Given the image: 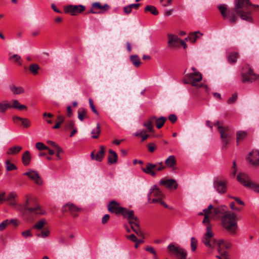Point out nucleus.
I'll return each instance as SVG.
<instances>
[{"instance_id":"nucleus-1","label":"nucleus","mask_w":259,"mask_h":259,"mask_svg":"<svg viewBox=\"0 0 259 259\" xmlns=\"http://www.w3.org/2000/svg\"><path fill=\"white\" fill-rule=\"evenodd\" d=\"M108 209L111 212L116 214H121L126 218L131 227H139L140 222L138 218L135 216L133 210H128L125 208L120 206V204L115 200L110 202L108 205Z\"/></svg>"},{"instance_id":"nucleus-2","label":"nucleus","mask_w":259,"mask_h":259,"mask_svg":"<svg viewBox=\"0 0 259 259\" xmlns=\"http://www.w3.org/2000/svg\"><path fill=\"white\" fill-rule=\"evenodd\" d=\"M252 7L259 8V5H252L249 0H235V11L243 20L252 22Z\"/></svg>"},{"instance_id":"nucleus-3","label":"nucleus","mask_w":259,"mask_h":259,"mask_svg":"<svg viewBox=\"0 0 259 259\" xmlns=\"http://www.w3.org/2000/svg\"><path fill=\"white\" fill-rule=\"evenodd\" d=\"M20 211L24 220L29 224H32L34 222L36 215L45 213V210L39 205L35 207H30L28 198L26 200L23 205L21 206Z\"/></svg>"},{"instance_id":"nucleus-4","label":"nucleus","mask_w":259,"mask_h":259,"mask_svg":"<svg viewBox=\"0 0 259 259\" xmlns=\"http://www.w3.org/2000/svg\"><path fill=\"white\" fill-rule=\"evenodd\" d=\"M227 206L222 205L214 208V214H222L221 221L223 227H237L238 218L230 211L226 210Z\"/></svg>"},{"instance_id":"nucleus-5","label":"nucleus","mask_w":259,"mask_h":259,"mask_svg":"<svg viewBox=\"0 0 259 259\" xmlns=\"http://www.w3.org/2000/svg\"><path fill=\"white\" fill-rule=\"evenodd\" d=\"M10 108L16 109L20 111L27 110V107L24 105L21 104L17 100L13 99L10 102L4 101L0 102V112L4 113Z\"/></svg>"},{"instance_id":"nucleus-6","label":"nucleus","mask_w":259,"mask_h":259,"mask_svg":"<svg viewBox=\"0 0 259 259\" xmlns=\"http://www.w3.org/2000/svg\"><path fill=\"white\" fill-rule=\"evenodd\" d=\"M166 168L162 162L157 163H147L145 167H142V170L146 174L150 175L152 177L156 175V171H160L165 169Z\"/></svg>"},{"instance_id":"nucleus-7","label":"nucleus","mask_w":259,"mask_h":259,"mask_svg":"<svg viewBox=\"0 0 259 259\" xmlns=\"http://www.w3.org/2000/svg\"><path fill=\"white\" fill-rule=\"evenodd\" d=\"M241 76L243 83L252 82L258 77V76L254 73L253 70L248 64H245L242 68Z\"/></svg>"},{"instance_id":"nucleus-8","label":"nucleus","mask_w":259,"mask_h":259,"mask_svg":"<svg viewBox=\"0 0 259 259\" xmlns=\"http://www.w3.org/2000/svg\"><path fill=\"white\" fill-rule=\"evenodd\" d=\"M202 78V75L200 72H192L186 74L183 81L185 84H190L192 86L200 88L203 87V85L202 84L198 85L197 82H200Z\"/></svg>"},{"instance_id":"nucleus-9","label":"nucleus","mask_w":259,"mask_h":259,"mask_svg":"<svg viewBox=\"0 0 259 259\" xmlns=\"http://www.w3.org/2000/svg\"><path fill=\"white\" fill-rule=\"evenodd\" d=\"M237 180L244 186L252 189L259 193V185L251 182L247 175L241 173L237 176Z\"/></svg>"},{"instance_id":"nucleus-10","label":"nucleus","mask_w":259,"mask_h":259,"mask_svg":"<svg viewBox=\"0 0 259 259\" xmlns=\"http://www.w3.org/2000/svg\"><path fill=\"white\" fill-rule=\"evenodd\" d=\"M162 194L156 185H153L148 194V200L149 203H156L162 198Z\"/></svg>"},{"instance_id":"nucleus-11","label":"nucleus","mask_w":259,"mask_h":259,"mask_svg":"<svg viewBox=\"0 0 259 259\" xmlns=\"http://www.w3.org/2000/svg\"><path fill=\"white\" fill-rule=\"evenodd\" d=\"M219 132L221 135L222 148L226 149L232 138V134L230 132V129L229 128L219 127Z\"/></svg>"},{"instance_id":"nucleus-12","label":"nucleus","mask_w":259,"mask_h":259,"mask_svg":"<svg viewBox=\"0 0 259 259\" xmlns=\"http://www.w3.org/2000/svg\"><path fill=\"white\" fill-rule=\"evenodd\" d=\"M214 236V233L212 231L211 228H206V232L204 234L202 241L204 245L210 248L213 249L214 247L217 240L213 239L211 241V239Z\"/></svg>"},{"instance_id":"nucleus-13","label":"nucleus","mask_w":259,"mask_h":259,"mask_svg":"<svg viewBox=\"0 0 259 259\" xmlns=\"http://www.w3.org/2000/svg\"><path fill=\"white\" fill-rule=\"evenodd\" d=\"M167 248L170 252L177 256L178 259H186L187 252L184 249L177 247L172 244H170Z\"/></svg>"},{"instance_id":"nucleus-14","label":"nucleus","mask_w":259,"mask_h":259,"mask_svg":"<svg viewBox=\"0 0 259 259\" xmlns=\"http://www.w3.org/2000/svg\"><path fill=\"white\" fill-rule=\"evenodd\" d=\"M213 208L212 205L210 204L207 208L203 209V212L199 213V215H204V218L202 222L205 226L209 224V218L216 215L214 214V208L213 209Z\"/></svg>"},{"instance_id":"nucleus-15","label":"nucleus","mask_w":259,"mask_h":259,"mask_svg":"<svg viewBox=\"0 0 259 259\" xmlns=\"http://www.w3.org/2000/svg\"><path fill=\"white\" fill-rule=\"evenodd\" d=\"M85 10L82 5H68L66 6V13H70L72 16H76L81 13Z\"/></svg>"},{"instance_id":"nucleus-16","label":"nucleus","mask_w":259,"mask_h":259,"mask_svg":"<svg viewBox=\"0 0 259 259\" xmlns=\"http://www.w3.org/2000/svg\"><path fill=\"white\" fill-rule=\"evenodd\" d=\"M24 175L34 181L36 184L38 185L42 184V180L40 178L37 171L33 170H29L28 172L24 173Z\"/></svg>"},{"instance_id":"nucleus-17","label":"nucleus","mask_w":259,"mask_h":259,"mask_svg":"<svg viewBox=\"0 0 259 259\" xmlns=\"http://www.w3.org/2000/svg\"><path fill=\"white\" fill-rule=\"evenodd\" d=\"M159 184L170 190H175L178 187L177 182L174 179H161L159 182Z\"/></svg>"},{"instance_id":"nucleus-18","label":"nucleus","mask_w":259,"mask_h":259,"mask_svg":"<svg viewBox=\"0 0 259 259\" xmlns=\"http://www.w3.org/2000/svg\"><path fill=\"white\" fill-rule=\"evenodd\" d=\"M248 161L254 166H259V151L253 150L247 157Z\"/></svg>"},{"instance_id":"nucleus-19","label":"nucleus","mask_w":259,"mask_h":259,"mask_svg":"<svg viewBox=\"0 0 259 259\" xmlns=\"http://www.w3.org/2000/svg\"><path fill=\"white\" fill-rule=\"evenodd\" d=\"M167 36L168 38V45L169 47L176 48L180 46L181 39L179 38L178 36L172 34H168Z\"/></svg>"},{"instance_id":"nucleus-20","label":"nucleus","mask_w":259,"mask_h":259,"mask_svg":"<svg viewBox=\"0 0 259 259\" xmlns=\"http://www.w3.org/2000/svg\"><path fill=\"white\" fill-rule=\"evenodd\" d=\"M9 89L11 93L14 95L22 94L25 92V90L22 87L17 86L14 83L9 84Z\"/></svg>"},{"instance_id":"nucleus-21","label":"nucleus","mask_w":259,"mask_h":259,"mask_svg":"<svg viewBox=\"0 0 259 259\" xmlns=\"http://www.w3.org/2000/svg\"><path fill=\"white\" fill-rule=\"evenodd\" d=\"M21 225L20 221L17 219H7L0 224V227H7L8 226L16 227Z\"/></svg>"},{"instance_id":"nucleus-22","label":"nucleus","mask_w":259,"mask_h":259,"mask_svg":"<svg viewBox=\"0 0 259 259\" xmlns=\"http://www.w3.org/2000/svg\"><path fill=\"white\" fill-rule=\"evenodd\" d=\"M214 187L220 193H225L227 191V187L225 183L220 180L215 181Z\"/></svg>"},{"instance_id":"nucleus-23","label":"nucleus","mask_w":259,"mask_h":259,"mask_svg":"<svg viewBox=\"0 0 259 259\" xmlns=\"http://www.w3.org/2000/svg\"><path fill=\"white\" fill-rule=\"evenodd\" d=\"M13 120L15 123H18L20 121L25 128H28L30 126L31 122L28 118H22L19 116H14Z\"/></svg>"},{"instance_id":"nucleus-24","label":"nucleus","mask_w":259,"mask_h":259,"mask_svg":"<svg viewBox=\"0 0 259 259\" xmlns=\"http://www.w3.org/2000/svg\"><path fill=\"white\" fill-rule=\"evenodd\" d=\"M109 155L108 157V163L110 164L116 163L118 158L116 153L111 149L109 150Z\"/></svg>"},{"instance_id":"nucleus-25","label":"nucleus","mask_w":259,"mask_h":259,"mask_svg":"<svg viewBox=\"0 0 259 259\" xmlns=\"http://www.w3.org/2000/svg\"><path fill=\"white\" fill-rule=\"evenodd\" d=\"M66 206L68 207L69 211L73 217H76L78 215V212L80 210L78 207L73 204L70 203H66Z\"/></svg>"},{"instance_id":"nucleus-26","label":"nucleus","mask_w":259,"mask_h":259,"mask_svg":"<svg viewBox=\"0 0 259 259\" xmlns=\"http://www.w3.org/2000/svg\"><path fill=\"white\" fill-rule=\"evenodd\" d=\"M165 163L169 168H174L177 164V160L174 155L169 156L165 161Z\"/></svg>"},{"instance_id":"nucleus-27","label":"nucleus","mask_w":259,"mask_h":259,"mask_svg":"<svg viewBox=\"0 0 259 259\" xmlns=\"http://www.w3.org/2000/svg\"><path fill=\"white\" fill-rule=\"evenodd\" d=\"M218 244V252H220L221 250H222L224 248H229L231 246V243L229 242H226L224 240H220L217 242Z\"/></svg>"},{"instance_id":"nucleus-28","label":"nucleus","mask_w":259,"mask_h":259,"mask_svg":"<svg viewBox=\"0 0 259 259\" xmlns=\"http://www.w3.org/2000/svg\"><path fill=\"white\" fill-rule=\"evenodd\" d=\"M202 36V34L199 31H196L191 33L189 34L188 37L186 38V39L189 40L191 42H194L199 37V36Z\"/></svg>"},{"instance_id":"nucleus-29","label":"nucleus","mask_w":259,"mask_h":259,"mask_svg":"<svg viewBox=\"0 0 259 259\" xmlns=\"http://www.w3.org/2000/svg\"><path fill=\"white\" fill-rule=\"evenodd\" d=\"M166 120V117L161 116L159 118H157L155 116L154 121L155 122L156 126L157 127V128L159 129L162 127Z\"/></svg>"},{"instance_id":"nucleus-30","label":"nucleus","mask_w":259,"mask_h":259,"mask_svg":"<svg viewBox=\"0 0 259 259\" xmlns=\"http://www.w3.org/2000/svg\"><path fill=\"white\" fill-rule=\"evenodd\" d=\"M22 160L23 163L25 165H27L30 163L31 160L30 153L28 151H26L22 155Z\"/></svg>"},{"instance_id":"nucleus-31","label":"nucleus","mask_w":259,"mask_h":259,"mask_svg":"<svg viewBox=\"0 0 259 259\" xmlns=\"http://www.w3.org/2000/svg\"><path fill=\"white\" fill-rule=\"evenodd\" d=\"M40 69L39 66L35 63L30 65L28 68L29 71L33 75H36L38 73V70Z\"/></svg>"},{"instance_id":"nucleus-32","label":"nucleus","mask_w":259,"mask_h":259,"mask_svg":"<svg viewBox=\"0 0 259 259\" xmlns=\"http://www.w3.org/2000/svg\"><path fill=\"white\" fill-rule=\"evenodd\" d=\"M247 136V133L244 131H238L236 133V142L239 144Z\"/></svg>"},{"instance_id":"nucleus-33","label":"nucleus","mask_w":259,"mask_h":259,"mask_svg":"<svg viewBox=\"0 0 259 259\" xmlns=\"http://www.w3.org/2000/svg\"><path fill=\"white\" fill-rule=\"evenodd\" d=\"M155 118V116H151L147 121L144 123V126L147 127L149 132H152L153 130V122Z\"/></svg>"},{"instance_id":"nucleus-34","label":"nucleus","mask_w":259,"mask_h":259,"mask_svg":"<svg viewBox=\"0 0 259 259\" xmlns=\"http://www.w3.org/2000/svg\"><path fill=\"white\" fill-rule=\"evenodd\" d=\"M130 60L133 65L137 68L139 67L141 64L139 57L136 55H132L130 57Z\"/></svg>"},{"instance_id":"nucleus-35","label":"nucleus","mask_w":259,"mask_h":259,"mask_svg":"<svg viewBox=\"0 0 259 259\" xmlns=\"http://www.w3.org/2000/svg\"><path fill=\"white\" fill-rule=\"evenodd\" d=\"M105 155V149L103 146L100 147V150L95 155V160L98 161H101L103 157Z\"/></svg>"},{"instance_id":"nucleus-36","label":"nucleus","mask_w":259,"mask_h":259,"mask_svg":"<svg viewBox=\"0 0 259 259\" xmlns=\"http://www.w3.org/2000/svg\"><path fill=\"white\" fill-rule=\"evenodd\" d=\"M22 148L21 146H15L14 147L10 148L7 153L8 154H16L18 153L21 150Z\"/></svg>"},{"instance_id":"nucleus-37","label":"nucleus","mask_w":259,"mask_h":259,"mask_svg":"<svg viewBox=\"0 0 259 259\" xmlns=\"http://www.w3.org/2000/svg\"><path fill=\"white\" fill-rule=\"evenodd\" d=\"M16 196V194L14 193H11L9 194V196L7 198L6 200L9 203L10 205L11 206H14L16 205V202L15 200V198Z\"/></svg>"},{"instance_id":"nucleus-38","label":"nucleus","mask_w":259,"mask_h":259,"mask_svg":"<svg viewBox=\"0 0 259 259\" xmlns=\"http://www.w3.org/2000/svg\"><path fill=\"white\" fill-rule=\"evenodd\" d=\"M145 12H150L152 14L154 15H157L158 14V11L155 6L148 5L144 9Z\"/></svg>"},{"instance_id":"nucleus-39","label":"nucleus","mask_w":259,"mask_h":259,"mask_svg":"<svg viewBox=\"0 0 259 259\" xmlns=\"http://www.w3.org/2000/svg\"><path fill=\"white\" fill-rule=\"evenodd\" d=\"M101 132L100 124L98 123L96 128H94L92 132V137L94 139H97Z\"/></svg>"},{"instance_id":"nucleus-40","label":"nucleus","mask_w":259,"mask_h":259,"mask_svg":"<svg viewBox=\"0 0 259 259\" xmlns=\"http://www.w3.org/2000/svg\"><path fill=\"white\" fill-rule=\"evenodd\" d=\"M238 57V53L237 52L231 53L228 57V61L230 63H235Z\"/></svg>"},{"instance_id":"nucleus-41","label":"nucleus","mask_w":259,"mask_h":259,"mask_svg":"<svg viewBox=\"0 0 259 259\" xmlns=\"http://www.w3.org/2000/svg\"><path fill=\"white\" fill-rule=\"evenodd\" d=\"M87 111L84 108H80L78 110V118L80 121H83L87 117Z\"/></svg>"},{"instance_id":"nucleus-42","label":"nucleus","mask_w":259,"mask_h":259,"mask_svg":"<svg viewBox=\"0 0 259 259\" xmlns=\"http://www.w3.org/2000/svg\"><path fill=\"white\" fill-rule=\"evenodd\" d=\"M92 7L98 9L104 10L105 11L108 10L109 8V6L108 4H105L103 5H101V3L99 2L93 3L92 4Z\"/></svg>"},{"instance_id":"nucleus-43","label":"nucleus","mask_w":259,"mask_h":259,"mask_svg":"<svg viewBox=\"0 0 259 259\" xmlns=\"http://www.w3.org/2000/svg\"><path fill=\"white\" fill-rule=\"evenodd\" d=\"M218 8L220 11L223 18L224 19H226L227 17V14L228 13V12H227V8L226 6L224 5H220L218 7Z\"/></svg>"},{"instance_id":"nucleus-44","label":"nucleus","mask_w":259,"mask_h":259,"mask_svg":"<svg viewBox=\"0 0 259 259\" xmlns=\"http://www.w3.org/2000/svg\"><path fill=\"white\" fill-rule=\"evenodd\" d=\"M198 245L197 240L194 237L191 238V249L192 251L194 252L196 250Z\"/></svg>"},{"instance_id":"nucleus-45","label":"nucleus","mask_w":259,"mask_h":259,"mask_svg":"<svg viewBox=\"0 0 259 259\" xmlns=\"http://www.w3.org/2000/svg\"><path fill=\"white\" fill-rule=\"evenodd\" d=\"M38 229L39 231H40V233H38L37 235L38 237H41L43 238L48 237L50 234V231L48 229H45L44 230H41V229L42 228H37Z\"/></svg>"},{"instance_id":"nucleus-46","label":"nucleus","mask_w":259,"mask_h":259,"mask_svg":"<svg viewBox=\"0 0 259 259\" xmlns=\"http://www.w3.org/2000/svg\"><path fill=\"white\" fill-rule=\"evenodd\" d=\"M48 221L47 220L41 219L35 224L33 227H44L45 226H48Z\"/></svg>"},{"instance_id":"nucleus-47","label":"nucleus","mask_w":259,"mask_h":259,"mask_svg":"<svg viewBox=\"0 0 259 259\" xmlns=\"http://www.w3.org/2000/svg\"><path fill=\"white\" fill-rule=\"evenodd\" d=\"M225 231L231 235H235L237 232V228H225Z\"/></svg>"},{"instance_id":"nucleus-48","label":"nucleus","mask_w":259,"mask_h":259,"mask_svg":"<svg viewBox=\"0 0 259 259\" xmlns=\"http://www.w3.org/2000/svg\"><path fill=\"white\" fill-rule=\"evenodd\" d=\"M228 14L230 15L229 22L232 24H234L237 20L236 16L234 13H231L229 11H228Z\"/></svg>"},{"instance_id":"nucleus-49","label":"nucleus","mask_w":259,"mask_h":259,"mask_svg":"<svg viewBox=\"0 0 259 259\" xmlns=\"http://www.w3.org/2000/svg\"><path fill=\"white\" fill-rule=\"evenodd\" d=\"M35 146L36 148L39 150L49 149V147L45 145V144L41 142L37 143Z\"/></svg>"},{"instance_id":"nucleus-50","label":"nucleus","mask_w":259,"mask_h":259,"mask_svg":"<svg viewBox=\"0 0 259 259\" xmlns=\"http://www.w3.org/2000/svg\"><path fill=\"white\" fill-rule=\"evenodd\" d=\"M12 59H15V63H18V64L20 65H21V63L20 61L21 60V57L20 56H19L18 55L14 54L13 56H10L9 58V59L11 60Z\"/></svg>"},{"instance_id":"nucleus-51","label":"nucleus","mask_w":259,"mask_h":259,"mask_svg":"<svg viewBox=\"0 0 259 259\" xmlns=\"http://www.w3.org/2000/svg\"><path fill=\"white\" fill-rule=\"evenodd\" d=\"M136 235L139 237H143V233L140 228H131Z\"/></svg>"},{"instance_id":"nucleus-52","label":"nucleus","mask_w":259,"mask_h":259,"mask_svg":"<svg viewBox=\"0 0 259 259\" xmlns=\"http://www.w3.org/2000/svg\"><path fill=\"white\" fill-rule=\"evenodd\" d=\"M7 164V170L8 171H11L14 169H16L17 168L16 166L13 163H11L9 161H7L6 162Z\"/></svg>"},{"instance_id":"nucleus-53","label":"nucleus","mask_w":259,"mask_h":259,"mask_svg":"<svg viewBox=\"0 0 259 259\" xmlns=\"http://www.w3.org/2000/svg\"><path fill=\"white\" fill-rule=\"evenodd\" d=\"M89 102L90 106L92 110L93 111V112L94 113H95V114H98V112L94 105V102H93V101L92 100V99H90L89 100Z\"/></svg>"},{"instance_id":"nucleus-54","label":"nucleus","mask_w":259,"mask_h":259,"mask_svg":"<svg viewBox=\"0 0 259 259\" xmlns=\"http://www.w3.org/2000/svg\"><path fill=\"white\" fill-rule=\"evenodd\" d=\"M148 150L150 152L152 153L154 151L156 148V146L153 143H150L147 145Z\"/></svg>"},{"instance_id":"nucleus-55","label":"nucleus","mask_w":259,"mask_h":259,"mask_svg":"<svg viewBox=\"0 0 259 259\" xmlns=\"http://www.w3.org/2000/svg\"><path fill=\"white\" fill-rule=\"evenodd\" d=\"M172 0H160V3L163 7H167L171 5Z\"/></svg>"},{"instance_id":"nucleus-56","label":"nucleus","mask_w":259,"mask_h":259,"mask_svg":"<svg viewBox=\"0 0 259 259\" xmlns=\"http://www.w3.org/2000/svg\"><path fill=\"white\" fill-rule=\"evenodd\" d=\"M237 99V95L235 93L233 94L231 98H230L228 100V103L229 104L235 102Z\"/></svg>"},{"instance_id":"nucleus-57","label":"nucleus","mask_w":259,"mask_h":259,"mask_svg":"<svg viewBox=\"0 0 259 259\" xmlns=\"http://www.w3.org/2000/svg\"><path fill=\"white\" fill-rule=\"evenodd\" d=\"M58 119L59 120V121H58L56 124L53 127L54 128H58L60 127L61 123H62L64 121V117L62 116H59L58 117Z\"/></svg>"},{"instance_id":"nucleus-58","label":"nucleus","mask_w":259,"mask_h":259,"mask_svg":"<svg viewBox=\"0 0 259 259\" xmlns=\"http://www.w3.org/2000/svg\"><path fill=\"white\" fill-rule=\"evenodd\" d=\"M22 235L24 237L26 238L29 237H31L32 236L30 230H28L22 232Z\"/></svg>"},{"instance_id":"nucleus-59","label":"nucleus","mask_w":259,"mask_h":259,"mask_svg":"<svg viewBox=\"0 0 259 259\" xmlns=\"http://www.w3.org/2000/svg\"><path fill=\"white\" fill-rule=\"evenodd\" d=\"M55 150H56L57 157H58V159H60V154L63 152V149L61 148L60 146H59L57 147V148H55Z\"/></svg>"},{"instance_id":"nucleus-60","label":"nucleus","mask_w":259,"mask_h":259,"mask_svg":"<svg viewBox=\"0 0 259 259\" xmlns=\"http://www.w3.org/2000/svg\"><path fill=\"white\" fill-rule=\"evenodd\" d=\"M220 253V256H222L224 259H229L228 252L227 251H222V250H220V252H219Z\"/></svg>"},{"instance_id":"nucleus-61","label":"nucleus","mask_w":259,"mask_h":259,"mask_svg":"<svg viewBox=\"0 0 259 259\" xmlns=\"http://www.w3.org/2000/svg\"><path fill=\"white\" fill-rule=\"evenodd\" d=\"M126 238L133 242H137V238L135 234H131L128 236H126Z\"/></svg>"},{"instance_id":"nucleus-62","label":"nucleus","mask_w":259,"mask_h":259,"mask_svg":"<svg viewBox=\"0 0 259 259\" xmlns=\"http://www.w3.org/2000/svg\"><path fill=\"white\" fill-rule=\"evenodd\" d=\"M145 250L147 251H149V252L153 254L154 255L156 256V253L155 251V250L154 249V248L151 247V246H147L146 248H145Z\"/></svg>"},{"instance_id":"nucleus-63","label":"nucleus","mask_w":259,"mask_h":259,"mask_svg":"<svg viewBox=\"0 0 259 259\" xmlns=\"http://www.w3.org/2000/svg\"><path fill=\"white\" fill-rule=\"evenodd\" d=\"M169 120L172 122H175L177 120V117L175 114H170L168 117Z\"/></svg>"},{"instance_id":"nucleus-64","label":"nucleus","mask_w":259,"mask_h":259,"mask_svg":"<svg viewBox=\"0 0 259 259\" xmlns=\"http://www.w3.org/2000/svg\"><path fill=\"white\" fill-rule=\"evenodd\" d=\"M132 10L130 5L126 6L123 8L124 12L126 14L131 13Z\"/></svg>"}]
</instances>
